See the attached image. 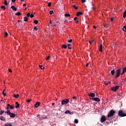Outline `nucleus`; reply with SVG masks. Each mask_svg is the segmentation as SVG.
Instances as JSON below:
<instances>
[{"instance_id": "f257e3e1", "label": "nucleus", "mask_w": 126, "mask_h": 126, "mask_svg": "<svg viewBox=\"0 0 126 126\" xmlns=\"http://www.w3.org/2000/svg\"><path fill=\"white\" fill-rule=\"evenodd\" d=\"M116 114V111L113 110H111L110 111L109 113L108 114L107 118H113L115 114Z\"/></svg>"}, {"instance_id": "f03ea898", "label": "nucleus", "mask_w": 126, "mask_h": 126, "mask_svg": "<svg viewBox=\"0 0 126 126\" xmlns=\"http://www.w3.org/2000/svg\"><path fill=\"white\" fill-rule=\"evenodd\" d=\"M5 114H7V115H9V116H10V118H15V114L11 113L10 110H7L5 112Z\"/></svg>"}, {"instance_id": "7ed1b4c3", "label": "nucleus", "mask_w": 126, "mask_h": 126, "mask_svg": "<svg viewBox=\"0 0 126 126\" xmlns=\"http://www.w3.org/2000/svg\"><path fill=\"white\" fill-rule=\"evenodd\" d=\"M118 116L121 117H126V113H124V111L123 110H120L118 111Z\"/></svg>"}, {"instance_id": "20e7f679", "label": "nucleus", "mask_w": 126, "mask_h": 126, "mask_svg": "<svg viewBox=\"0 0 126 126\" xmlns=\"http://www.w3.org/2000/svg\"><path fill=\"white\" fill-rule=\"evenodd\" d=\"M68 102H69V99H64L62 100L61 104L62 105H66V104H68Z\"/></svg>"}, {"instance_id": "39448f33", "label": "nucleus", "mask_w": 126, "mask_h": 126, "mask_svg": "<svg viewBox=\"0 0 126 126\" xmlns=\"http://www.w3.org/2000/svg\"><path fill=\"white\" fill-rule=\"evenodd\" d=\"M120 88V86H116L115 87H113L111 88V91H113L114 92H116L117 90Z\"/></svg>"}, {"instance_id": "423d86ee", "label": "nucleus", "mask_w": 126, "mask_h": 126, "mask_svg": "<svg viewBox=\"0 0 126 126\" xmlns=\"http://www.w3.org/2000/svg\"><path fill=\"white\" fill-rule=\"evenodd\" d=\"M121 68L118 69V70H117L116 71V78H118V77H119V76H120V75H121Z\"/></svg>"}, {"instance_id": "0eeeda50", "label": "nucleus", "mask_w": 126, "mask_h": 126, "mask_svg": "<svg viewBox=\"0 0 126 126\" xmlns=\"http://www.w3.org/2000/svg\"><path fill=\"white\" fill-rule=\"evenodd\" d=\"M106 120H109V119H106V117L103 115L100 119L101 123H104V122H105Z\"/></svg>"}, {"instance_id": "6e6552de", "label": "nucleus", "mask_w": 126, "mask_h": 126, "mask_svg": "<svg viewBox=\"0 0 126 126\" xmlns=\"http://www.w3.org/2000/svg\"><path fill=\"white\" fill-rule=\"evenodd\" d=\"M91 99H92V100H94V101H96V102H100V99L98 97H94Z\"/></svg>"}, {"instance_id": "1a4fd4ad", "label": "nucleus", "mask_w": 126, "mask_h": 126, "mask_svg": "<svg viewBox=\"0 0 126 126\" xmlns=\"http://www.w3.org/2000/svg\"><path fill=\"white\" fill-rule=\"evenodd\" d=\"M88 96L89 97H92V98H94V97H95V94L94 93L89 94Z\"/></svg>"}, {"instance_id": "9d476101", "label": "nucleus", "mask_w": 126, "mask_h": 126, "mask_svg": "<svg viewBox=\"0 0 126 126\" xmlns=\"http://www.w3.org/2000/svg\"><path fill=\"white\" fill-rule=\"evenodd\" d=\"M11 8L13 9V10H15V11H17V8H16L14 5H12L11 6Z\"/></svg>"}, {"instance_id": "9b49d317", "label": "nucleus", "mask_w": 126, "mask_h": 126, "mask_svg": "<svg viewBox=\"0 0 126 126\" xmlns=\"http://www.w3.org/2000/svg\"><path fill=\"white\" fill-rule=\"evenodd\" d=\"M65 114H69V115H72L73 113L70 112L69 110H67L64 112Z\"/></svg>"}, {"instance_id": "f8f14e48", "label": "nucleus", "mask_w": 126, "mask_h": 126, "mask_svg": "<svg viewBox=\"0 0 126 126\" xmlns=\"http://www.w3.org/2000/svg\"><path fill=\"white\" fill-rule=\"evenodd\" d=\"M39 106H40V102H37L34 105L35 108H38Z\"/></svg>"}, {"instance_id": "ddd939ff", "label": "nucleus", "mask_w": 126, "mask_h": 126, "mask_svg": "<svg viewBox=\"0 0 126 126\" xmlns=\"http://www.w3.org/2000/svg\"><path fill=\"white\" fill-rule=\"evenodd\" d=\"M4 126H12V124L11 123H7L5 124Z\"/></svg>"}, {"instance_id": "4468645a", "label": "nucleus", "mask_w": 126, "mask_h": 126, "mask_svg": "<svg viewBox=\"0 0 126 126\" xmlns=\"http://www.w3.org/2000/svg\"><path fill=\"white\" fill-rule=\"evenodd\" d=\"M0 120L1 121H3V122H5V118H4L3 116L0 117Z\"/></svg>"}, {"instance_id": "2eb2a0df", "label": "nucleus", "mask_w": 126, "mask_h": 126, "mask_svg": "<svg viewBox=\"0 0 126 126\" xmlns=\"http://www.w3.org/2000/svg\"><path fill=\"white\" fill-rule=\"evenodd\" d=\"M82 14H83V13L82 12H77V16H79V15H82Z\"/></svg>"}, {"instance_id": "dca6fc26", "label": "nucleus", "mask_w": 126, "mask_h": 126, "mask_svg": "<svg viewBox=\"0 0 126 126\" xmlns=\"http://www.w3.org/2000/svg\"><path fill=\"white\" fill-rule=\"evenodd\" d=\"M102 49H103V46L102 44H100L99 45V52H102Z\"/></svg>"}, {"instance_id": "f3484780", "label": "nucleus", "mask_w": 126, "mask_h": 126, "mask_svg": "<svg viewBox=\"0 0 126 126\" xmlns=\"http://www.w3.org/2000/svg\"><path fill=\"white\" fill-rule=\"evenodd\" d=\"M13 97L14 98H17L19 97V94H13Z\"/></svg>"}, {"instance_id": "a211bd4d", "label": "nucleus", "mask_w": 126, "mask_h": 126, "mask_svg": "<svg viewBox=\"0 0 126 126\" xmlns=\"http://www.w3.org/2000/svg\"><path fill=\"white\" fill-rule=\"evenodd\" d=\"M62 48H63V49H66V48H67V46H66L65 44H63Z\"/></svg>"}, {"instance_id": "6ab92c4d", "label": "nucleus", "mask_w": 126, "mask_h": 126, "mask_svg": "<svg viewBox=\"0 0 126 126\" xmlns=\"http://www.w3.org/2000/svg\"><path fill=\"white\" fill-rule=\"evenodd\" d=\"M24 21H28V18L27 17V16H25L24 18Z\"/></svg>"}, {"instance_id": "aec40b11", "label": "nucleus", "mask_w": 126, "mask_h": 126, "mask_svg": "<svg viewBox=\"0 0 126 126\" xmlns=\"http://www.w3.org/2000/svg\"><path fill=\"white\" fill-rule=\"evenodd\" d=\"M111 74L112 75H114V74H115V69H113L111 71Z\"/></svg>"}, {"instance_id": "412c9836", "label": "nucleus", "mask_w": 126, "mask_h": 126, "mask_svg": "<svg viewBox=\"0 0 126 126\" xmlns=\"http://www.w3.org/2000/svg\"><path fill=\"white\" fill-rule=\"evenodd\" d=\"M64 16H65V17H69L70 14L69 13H66L64 14Z\"/></svg>"}, {"instance_id": "4be33fe9", "label": "nucleus", "mask_w": 126, "mask_h": 126, "mask_svg": "<svg viewBox=\"0 0 126 126\" xmlns=\"http://www.w3.org/2000/svg\"><path fill=\"white\" fill-rule=\"evenodd\" d=\"M122 30H123V31H124V32H126V26H124Z\"/></svg>"}, {"instance_id": "5701e85b", "label": "nucleus", "mask_w": 126, "mask_h": 126, "mask_svg": "<svg viewBox=\"0 0 126 126\" xmlns=\"http://www.w3.org/2000/svg\"><path fill=\"white\" fill-rule=\"evenodd\" d=\"M123 17H124V18H126V11H124V14H123Z\"/></svg>"}, {"instance_id": "b1692460", "label": "nucleus", "mask_w": 126, "mask_h": 126, "mask_svg": "<svg viewBox=\"0 0 126 126\" xmlns=\"http://www.w3.org/2000/svg\"><path fill=\"white\" fill-rule=\"evenodd\" d=\"M15 15L20 16L21 15V13H20V12H18L17 13L15 14Z\"/></svg>"}, {"instance_id": "393cba45", "label": "nucleus", "mask_w": 126, "mask_h": 126, "mask_svg": "<svg viewBox=\"0 0 126 126\" xmlns=\"http://www.w3.org/2000/svg\"><path fill=\"white\" fill-rule=\"evenodd\" d=\"M3 113H4V111L1 110L0 111V115L1 116V115H2V114H3Z\"/></svg>"}, {"instance_id": "a878e982", "label": "nucleus", "mask_w": 126, "mask_h": 126, "mask_svg": "<svg viewBox=\"0 0 126 126\" xmlns=\"http://www.w3.org/2000/svg\"><path fill=\"white\" fill-rule=\"evenodd\" d=\"M72 6L75 8V9H78V7L75 6V5H73Z\"/></svg>"}, {"instance_id": "bb28decb", "label": "nucleus", "mask_w": 126, "mask_h": 126, "mask_svg": "<svg viewBox=\"0 0 126 126\" xmlns=\"http://www.w3.org/2000/svg\"><path fill=\"white\" fill-rule=\"evenodd\" d=\"M1 9H3V10H5V6H4L3 5L1 6Z\"/></svg>"}, {"instance_id": "cd10ccee", "label": "nucleus", "mask_w": 126, "mask_h": 126, "mask_svg": "<svg viewBox=\"0 0 126 126\" xmlns=\"http://www.w3.org/2000/svg\"><path fill=\"white\" fill-rule=\"evenodd\" d=\"M38 22H39V21H38V20H35L33 21V23H35V24H38Z\"/></svg>"}, {"instance_id": "c85d7f7f", "label": "nucleus", "mask_w": 126, "mask_h": 126, "mask_svg": "<svg viewBox=\"0 0 126 126\" xmlns=\"http://www.w3.org/2000/svg\"><path fill=\"white\" fill-rule=\"evenodd\" d=\"M74 122V124H78V120L75 119Z\"/></svg>"}, {"instance_id": "c756f323", "label": "nucleus", "mask_w": 126, "mask_h": 126, "mask_svg": "<svg viewBox=\"0 0 126 126\" xmlns=\"http://www.w3.org/2000/svg\"><path fill=\"white\" fill-rule=\"evenodd\" d=\"M4 35L5 37H7V36H8V33L7 32H5Z\"/></svg>"}, {"instance_id": "7c9ffc66", "label": "nucleus", "mask_w": 126, "mask_h": 126, "mask_svg": "<svg viewBox=\"0 0 126 126\" xmlns=\"http://www.w3.org/2000/svg\"><path fill=\"white\" fill-rule=\"evenodd\" d=\"M10 110H14V107H13V106H10Z\"/></svg>"}, {"instance_id": "2f4dec72", "label": "nucleus", "mask_w": 126, "mask_h": 126, "mask_svg": "<svg viewBox=\"0 0 126 126\" xmlns=\"http://www.w3.org/2000/svg\"><path fill=\"white\" fill-rule=\"evenodd\" d=\"M5 90H4L3 92H2V94H3L4 97H5V96H6V94L5 93H4V91Z\"/></svg>"}, {"instance_id": "473e14b6", "label": "nucleus", "mask_w": 126, "mask_h": 126, "mask_svg": "<svg viewBox=\"0 0 126 126\" xmlns=\"http://www.w3.org/2000/svg\"><path fill=\"white\" fill-rule=\"evenodd\" d=\"M53 13H54V11L53 10H50V15H52V14H53Z\"/></svg>"}, {"instance_id": "72a5a7b5", "label": "nucleus", "mask_w": 126, "mask_h": 126, "mask_svg": "<svg viewBox=\"0 0 126 126\" xmlns=\"http://www.w3.org/2000/svg\"><path fill=\"white\" fill-rule=\"evenodd\" d=\"M39 67H40V68H41V69H44V68H45V67H43V65H39ZM42 67H43V68H42Z\"/></svg>"}, {"instance_id": "f704fd0d", "label": "nucleus", "mask_w": 126, "mask_h": 126, "mask_svg": "<svg viewBox=\"0 0 126 126\" xmlns=\"http://www.w3.org/2000/svg\"><path fill=\"white\" fill-rule=\"evenodd\" d=\"M19 106H20L19 104H16V106H15V108L16 109H17L18 108H19Z\"/></svg>"}, {"instance_id": "c9c22d12", "label": "nucleus", "mask_w": 126, "mask_h": 126, "mask_svg": "<svg viewBox=\"0 0 126 126\" xmlns=\"http://www.w3.org/2000/svg\"><path fill=\"white\" fill-rule=\"evenodd\" d=\"M4 4L5 5H7V1L6 0H5Z\"/></svg>"}, {"instance_id": "e433bc0d", "label": "nucleus", "mask_w": 126, "mask_h": 126, "mask_svg": "<svg viewBox=\"0 0 126 126\" xmlns=\"http://www.w3.org/2000/svg\"><path fill=\"white\" fill-rule=\"evenodd\" d=\"M30 16L31 18H33V17H34V14H31Z\"/></svg>"}, {"instance_id": "4c0bfd02", "label": "nucleus", "mask_w": 126, "mask_h": 126, "mask_svg": "<svg viewBox=\"0 0 126 126\" xmlns=\"http://www.w3.org/2000/svg\"><path fill=\"white\" fill-rule=\"evenodd\" d=\"M52 5V3L51 2H49L48 4V6L50 7Z\"/></svg>"}, {"instance_id": "58836bf2", "label": "nucleus", "mask_w": 126, "mask_h": 126, "mask_svg": "<svg viewBox=\"0 0 126 126\" xmlns=\"http://www.w3.org/2000/svg\"><path fill=\"white\" fill-rule=\"evenodd\" d=\"M70 44H68V49H71V47H70Z\"/></svg>"}, {"instance_id": "ea45409f", "label": "nucleus", "mask_w": 126, "mask_h": 126, "mask_svg": "<svg viewBox=\"0 0 126 126\" xmlns=\"http://www.w3.org/2000/svg\"><path fill=\"white\" fill-rule=\"evenodd\" d=\"M33 29H34V30H35V31H37L38 30V29L37 28V27H36V26L34 27Z\"/></svg>"}, {"instance_id": "a19ab883", "label": "nucleus", "mask_w": 126, "mask_h": 126, "mask_svg": "<svg viewBox=\"0 0 126 126\" xmlns=\"http://www.w3.org/2000/svg\"><path fill=\"white\" fill-rule=\"evenodd\" d=\"M123 70L124 71L126 72V66L123 68Z\"/></svg>"}, {"instance_id": "79ce46f5", "label": "nucleus", "mask_w": 126, "mask_h": 126, "mask_svg": "<svg viewBox=\"0 0 126 126\" xmlns=\"http://www.w3.org/2000/svg\"><path fill=\"white\" fill-rule=\"evenodd\" d=\"M30 15H31L30 13H28L27 14V16L28 17H29V16H30Z\"/></svg>"}, {"instance_id": "37998d69", "label": "nucleus", "mask_w": 126, "mask_h": 126, "mask_svg": "<svg viewBox=\"0 0 126 126\" xmlns=\"http://www.w3.org/2000/svg\"><path fill=\"white\" fill-rule=\"evenodd\" d=\"M27 103H30L31 102V99L27 100Z\"/></svg>"}, {"instance_id": "c03bdc74", "label": "nucleus", "mask_w": 126, "mask_h": 126, "mask_svg": "<svg viewBox=\"0 0 126 126\" xmlns=\"http://www.w3.org/2000/svg\"><path fill=\"white\" fill-rule=\"evenodd\" d=\"M72 42V39H70L68 41V43H71Z\"/></svg>"}, {"instance_id": "a18cd8bd", "label": "nucleus", "mask_w": 126, "mask_h": 126, "mask_svg": "<svg viewBox=\"0 0 126 126\" xmlns=\"http://www.w3.org/2000/svg\"><path fill=\"white\" fill-rule=\"evenodd\" d=\"M82 2H83V3H84V2H86V0H82Z\"/></svg>"}, {"instance_id": "49530a36", "label": "nucleus", "mask_w": 126, "mask_h": 126, "mask_svg": "<svg viewBox=\"0 0 126 126\" xmlns=\"http://www.w3.org/2000/svg\"><path fill=\"white\" fill-rule=\"evenodd\" d=\"M50 59V56H47V58H46V61H48Z\"/></svg>"}, {"instance_id": "de8ad7c7", "label": "nucleus", "mask_w": 126, "mask_h": 126, "mask_svg": "<svg viewBox=\"0 0 126 126\" xmlns=\"http://www.w3.org/2000/svg\"><path fill=\"white\" fill-rule=\"evenodd\" d=\"M0 102H2V104H4V103H5V101H3V100H1V101H0Z\"/></svg>"}, {"instance_id": "09e8293b", "label": "nucleus", "mask_w": 126, "mask_h": 126, "mask_svg": "<svg viewBox=\"0 0 126 126\" xmlns=\"http://www.w3.org/2000/svg\"><path fill=\"white\" fill-rule=\"evenodd\" d=\"M9 72H12V70L11 69H8Z\"/></svg>"}, {"instance_id": "8fccbe9b", "label": "nucleus", "mask_w": 126, "mask_h": 126, "mask_svg": "<svg viewBox=\"0 0 126 126\" xmlns=\"http://www.w3.org/2000/svg\"><path fill=\"white\" fill-rule=\"evenodd\" d=\"M113 20H113V18H111L110 19V22H113Z\"/></svg>"}, {"instance_id": "3c124183", "label": "nucleus", "mask_w": 126, "mask_h": 126, "mask_svg": "<svg viewBox=\"0 0 126 126\" xmlns=\"http://www.w3.org/2000/svg\"><path fill=\"white\" fill-rule=\"evenodd\" d=\"M125 72H125V71L123 70V72H122L121 74L122 75L124 74Z\"/></svg>"}, {"instance_id": "603ef678", "label": "nucleus", "mask_w": 126, "mask_h": 126, "mask_svg": "<svg viewBox=\"0 0 126 126\" xmlns=\"http://www.w3.org/2000/svg\"><path fill=\"white\" fill-rule=\"evenodd\" d=\"M72 99H73V100H75V99H77V98H76V97L73 96V97H72Z\"/></svg>"}, {"instance_id": "864d4df0", "label": "nucleus", "mask_w": 126, "mask_h": 126, "mask_svg": "<svg viewBox=\"0 0 126 126\" xmlns=\"http://www.w3.org/2000/svg\"><path fill=\"white\" fill-rule=\"evenodd\" d=\"M11 1L12 2H15V1H16V0H11Z\"/></svg>"}, {"instance_id": "5fc2aeb1", "label": "nucleus", "mask_w": 126, "mask_h": 126, "mask_svg": "<svg viewBox=\"0 0 126 126\" xmlns=\"http://www.w3.org/2000/svg\"><path fill=\"white\" fill-rule=\"evenodd\" d=\"M7 106L8 107H10L11 105H10V104H8L7 105Z\"/></svg>"}, {"instance_id": "6e6d98bb", "label": "nucleus", "mask_w": 126, "mask_h": 126, "mask_svg": "<svg viewBox=\"0 0 126 126\" xmlns=\"http://www.w3.org/2000/svg\"><path fill=\"white\" fill-rule=\"evenodd\" d=\"M104 27H105V28H106V27H107V25H106L105 24H103V25Z\"/></svg>"}, {"instance_id": "4d7b16f0", "label": "nucleus", "mask_w": 126, "mask_h": 126, "mask_svg": "<svg viewBox=\"0 0 126 126\" xmlns=\"http://www.w3.org/2000/svg\"><path fill=\"white\" fill-rule=\"evenodd\" d=\"M52 23H53V21L50 20V24H52Z\"/></svg>"}, {"instance_id": "13d9d810", "label": "nucleus", "mask_w": 126, "mask_h": 126, "mask_svg": "<svg viewBox=\"0 0 126 126\" xmlns=\"http://www.w3.org/2000/svg\"><path fill=\"white\" fill-rule=\"evenodd\" d=\"M23 6H26V3H24L23 4Z\"/></svg>"}, {"instance_id": "bf43d9fd", "label": "nucleus", "mask_w": 126, "mask_h": 126, "mask_svg": "<svg viewBox=\"0 0 126 126\" xmlns=\"http://www.w3.org/2000/svg\"><path fill=\"white\" fill-rule=\"evenodd\" d=\"M88 65H89V63H87L86 65V66L87 67V66H88Z\"/></svg>"}, {"instance_id": "052dcab7", "label": "nucleus", "mask_w": 126, "mask_h": 126, "mask_svg": "<svg viewBox=\"0 0 126 126\" xmlns=\"http://www.w3.org/2000/svg\"><path fill=\"white\" fill-rule=\"evenodd\" d=\"M76 19H77V17H76L74 18V20H75V21L76 20Z\"/></svg>"}, {"instance_id": "680f3d73", "label": "nucleus", "mask_w": 126, "mask_h": 126, "mask_svg": "<svg viewBox=\"0 0 126 126\" xmlns=\"http://www.w3.org/2000/svg\"><path fill=\"white\" fill-rule=\"evenodd\" d=\"M93 28L94 29H96L97 28V27H96L95 26H93Z\"/></svg>"}, {"instance_id": "e2e57ef3", "label": "nucleus", "mask_w": 126, "mask_h": 126, "mask_svg": "<svg viewBox=\"0 0 126 126\" xmlns=\"http://www.w3.org/2000/svg\"><path fill=\"white\" fill-rule=\"evenodd\" d=\"M89 43L90 44V45H91V44H92V42L91 41H89Z\"/></svg>"}, {"instance_id": "0e129e2a", "label": "nucleus", "mask_w": 126, "mask_h": 126, "mask_svg": "<svg viewBox=\"0 0 126 126\" xmlns=\"http://www.w3.org/2000/svg\"><path fill=\"white\" fill-rule=\"evenodd\" d=\"M64 22H67V19H65V20L64 21Z\"/></svg>"}, {"instance_id": "69168bd1", "label": "nucleus", "mask_w": 126, "mask_h": 126, "mask_svg": "<svg viewBox=\"0 0 126 126\" xmlns=\"http://www.w3.org/2000/svg\"><path fill=\"white\" fill-rule=\"evenodd\" d=\"M109 83H110V82H108V83H106L105 84H106V85H109Z\"/></svg>"}, {"instance_id": "338daca9", "label": "nucleus", "mask_w": 126, "mask_h": 126, "mask_svg": "<svg viewBox=\"0 0 126 126\" xmlns=\"http://www.w3.org/2000/svg\"><path fill=\"white\" fill-rule=\"evenodd\" d=\"M15 104H16V105H18L19 103H18V102H16Z\"/></svg>"}, {"instance_id": "774afa93", "label": "nucleus", "mask_w": 126, "mask_h": 126, "mask_svg": "<svg viewBox=\"0 0 126 126\" xmlns=\"http://www.w3.org/2000/svg\"><path fill=\"white\" fill-rule=\"evenodd\" d=\"M117 95H118V96H121V94H118Z\"/></svg>"}]
</instances>
